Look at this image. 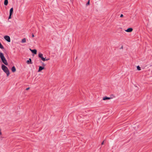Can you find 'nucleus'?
<instances>
[{
	"instance_id": "nucleus-1",
	"label": "nucleus",
	"mask_w": 152,
	"mask_h": 152,
	"mask_svg": "<svg viewBox=\"0 0 152 152\" xmlns=\"http://www.w3.org/2000/svg\"><path fill=\"white\" fill-rule=\"evenodd\" d=\"M1 68L4 72L6 74L7 76H9L10 73L8 68L4 64H2L1 65Z\"/></svg>"
},
{
	"instance_id": "nucleus-2",
	"label": "nucleus",
	"mask_w": 152,
	"mask_h": 152,
	"mask_svg": "<svg viewBox=\"0 0 152 152\" xmlns=\"http://www.w3.org/2000/svg\"><path fill=\"white\" fill-rule=\"evenodd\" d=\"M0 58L2 61V62L6 65L8 64V63L5 58L4 54L1 52L0 53Z\"/></svg>"
},
{
	"instance_id": "nucleus-3",
	"label": "nucleus",
	"mask_w": 152,
	"mask_h": 152,
	"mask_svg": "<svg viewBox=\"0 0 152 152\" xmlns=\"http://www.w3.org/2000/svg\"><path fill=\"white\" fill-rule=\"evenodd\" d=\"M38 57L39 58H41L42 60L43 61H48L49 59V58L45 59V58H44L43 57V54L41 53H39V54Z\"/></svg>"
},
{
	"instance_id": "nucleus-4",
	"label": "nucleus",
	"mask_w": 152,
	"mask_h": 152,
	"mask_svg": "<svg viewBox=\"0 0 152 152\" xmlns=\"http://www.w3.org/2000/svg\"><path fill=\"white\" fill-rule=\"evenodd\" d=\"M4 39L8 42H10V37L6 35L4 37Z\"/></svg>"
},
{
	"instance_id": "nucleus-5",
	"label": "nucleus",
	"mask_w": 152,
	"mask_h": 152,
	"mask_svg": "<svg viewBox=\"0 0 152 152\" xmlns=\"http://www.w3.org/2000/svg\"><path fill=\"white\" fill-rule=\"evenodd\" d=\"M133 31V29L132 28H128L127 29L125 30V31L127 32H130Z\"/></svg>"
},
{
	"instance_id": "nucleus-6",
	"label": "nucleus",
	"mask_w": 152,
	"mask_h": 152,
	"mask_svg": "<svg viewBox=\"0 0 152 152\" xmlns=\"http://www.w3.org/2000/svg\"><path fill=\"white\" fill-rule=\"evenodd\" d=\"M30 50L31 51V52L36 54H37V51L36 49H34V50H31V49H30Z\"/></svg>"
},
{
	"instance_id": "nucleus-7",
	"label": "nucleus",
	"mask_w": 152,
	"mask_h": 152,
	"mask_svg": "<svg viewBox=\"0 0 152 152\" xmlns=\"http://www.w3.org/2000/svg\"><path fill=\"white\" fill-rule=\"evenodd\" d=\"M11 70L13 72H15L16 71V68L15 66H13L11 68Z\"/></svg>"
},
{
	"instance_id": "nucleus-8",
	"label": "nucleus",
	"mask_w": 152,
	"mask_h": 152,
	"mask_svg": "<svg viewBox=\"0 0 152 152\" xmlns=\"http://www.w3.org/2000/svg\"><path fill=\"white\" fill-rule=\"evenodd\" d=\"M44 69V66L42 67V66H39V70H38V72H39L40 71H41V70H42L43 69Z\"/></svg>"
},
{
	"instance_id": "nucleus-9",
	"label": "nucleus",
	"mask_w": 152,
	"mask_h": 152,
	"mask_svg": "<svg viewBox=\"0 0 152 152\" xmlns=\"http://www.w3.org/2000/svg\"><path fill=\"white\" fill-rule=\"evenodd\" d=\"M111 98H110V97H106V96H105V97H103V99L104 100H106L110 99Z\"/></svg>"
},
{
	"instance_id": "nucleus-10",
	"label": "nucleus",
	"mask_w": 152,
	"mask_h": 152,
	"mask_svg": "<svg viewBox=\"0 0 152 152\" xmlns=\"http://www.w3.org/2000/svg\"><path fill=\"white\" fill-rule=\"evenodd\" d=\"M26 63L28 64H32V63L31 61V58H29V60L27 61Z\"/></svg>"
},
{
	"instance_id": "nucleus-11",
	"label": "nucleus",
	"mask_w": 152,
	"mask_h": 152,
	"mask_svg": "<svg viewBox=\"0 0 152 152\" xmlns=\"http://www.w3.org/2000/svg\"><path fill=\"white\" fill-rule=\"evenodd\" d=\"M13 12V8H11L10 11V14H12Z\"/></svg>"
},
{
	"instance_id": "nucleus-12",
	"label": "nucleus",
	"mask_w": 152,
	"mask_h": 152,
	"mask_svg": "<svg viewBox=\"0 0 152 152\" xmlns=\"http://www.w3.org/2000/svg\"><path fill=\"white\" fill-rule=\"evenodd\" d=\"M4 4L5 5H7L8 4V0H5L4 1Z\"/></svg>"
},
{
	"instance_id": "nucleus-13",
	"label": "nucleus",
	"mask_w": 152,
	"mask_h": 152,
	"mask_svg": "<svg viewBox=\"0 0 152 152\" xmlns=\"http://www.w3.org/2000/svg\"><path fill=\"white\" fill-rule=\"evenodd\" d=\"M26 42V39L25 38H24L22 39V42L23 43H25Z\"/></svg>"
},
{
	"instance_id": "nucleus-14",
	"label": "nucleus",
	"mask_w": 152,
	"mask_h": 152,
	"mask_svg": "<svg viewBox=\"0 0 152 152\" xmlns=\"http://www.w3.org/2000/svg\"><path fill=\"white\" fill-rule=\"evenodd\" d=\"M90 0H88V2L86 4V6H87L90 4Z\"/></svg>"
},
{
	"instance_id": "nucleus-15",
	"label": "nucleus",
	"mask_w": 152,
	"mask_h": 152,
	"mask_svg": "<svg viewBox=\"0 0 152 152\" xmlns=\"http://www.w3.org/2000/svg\"><path fill=\"white\" fill-rule=\"evenodd\" d=\"M137 69L138 70H140L141 69L140 67L139 66H137Z\"/></svg>"
},
{
	"instance_id": "nucleus-16",
	"label": "nucleus",
	"mask_w": 152,
	"mask_h": 152,
	"mask_svg": "<svg viewBox=\"0 0 152 152\" xmlns=\"http://www.w3.org/2000/svg\"><path fill=\"white\" fill-rule=\"evenodd\" d=\"M12 14H10L9 16V19H11V16Z\"/></svg>"
},
{
	"instance_id": "nucleus-17",
	"label": "nucleus",
	"mask_w": 152,
	"mask_h": 152,
	"mask_svg": "<svg viewBox=\"0 0 152 152\" xmlns=\"http://www.w3.org/2000/svg\"><path fill=\"white\" fill-rule=\"evenodd\" d=\"M34 37V34H33L32 33V37Z\"/></svg>"
},
{
	"instance_id": "nucleus-18",
	"label": "nucleus",
	"mask_w": 152,
	"mask_h": 152,
	"mask_svg": "<svg viewBox=\"0 0 152 152\" xmlns=\"http://www.w3.org/2000/svg\"><path fill=\"white\" fill-rule=\"evenodd\" d=\"M42 64L44 67L45 66V64H44L43 63H42Z\"/></svg>"
},
{
	"instance_id": "nucleus-19",
	"label": "nucleus",
	"mask_w": 152,
	"mask_h": 152,
	"mask_svg": "<svg viewBox=\"0 0 152 152\" xmlns=\"http://www.w3.org/2000/svg\"><path fill=\"white\" fill-rule=\"evenodd\" d=\"M123 17V14H121V15H120V17H121V18H122V17Z\"/></svg>"
},
{
	"instance_id": "nucleus-20",
	"label": "nucleus",
	"mask_w": 152,
	"mask_h": 152,
	"mask_svg": "<svg viewBox=\"0 0 152 152\" xmlns=\"http://www.w3.org/2000/svg\"><path fill=\"white\" fill-rule=\"evenodd\" d=\"M29 88H29V87H28V88H26V90H29Z\"/></svg>"
},
{
	"instance_id": "nucleus-21",
	"label": "nucleus",
	"mask_w": 152,
	"mask_h": 152,
	"mask_svg": "<svg viewBox=\"0 0 152 152\" xmlns=\"http://www.w3.org/2000/svg\"><path fill=\"white\" fill-rule=\"evenodd\" d=\"M104 141H103L102 142V143H101V144L102 145H103L104 144Z\"/></svg>"
},
{
	"instance_id": "nucleus-22",
	"label": "nucleus",
	"mask_w": 152,
	"mask_h": 152,
	"mask_svg": "<svg viewBox=\"0 0 152 152\" xmlns=\"http://www.w3.org/2000/svg\"><path fill=\"white\" fill-rule=\"evenodd\" d=\"M1 130L0 129V134L1 135Z\"/></svg>"
},
{
	"instance_id": "nucleus-23",
	"label": "nucleus",
	"mask_w": 152,
	"mask_h": 152,
	"mask_svg": "<svg viewBox=\"0 0 152 152\" xmlns=\"http://www.w3.org/2000/svg\"><path fill=\"white\" fill-rule=\"evenodd\" d=\"M123 46H122L121 47V49H123Z\"/></svg>"
}]
</instances>
